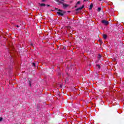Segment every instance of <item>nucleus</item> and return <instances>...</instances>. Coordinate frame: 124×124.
Returning <instances> with one entry per match:
<instances>
[{
	"instance_id": "nucleus-1",
	"label": "nucleus",
	"mask_w": 124,
	"mask_h": 124,
	"mask_svg": "<svg viewBox=\"0 0 124 124\" xmlns=\"http://www.w3.org/2000/svg\"><path fill=\"white\" fill-rule=\"evenodd\" d=\"M65 13H66V12L62 10H58V12H57V14L59 16H63Z\"/></svg>"
},
{
	"instance_id": "nucleus-2",
	"label": "nucleus",
	"mask_w": 124,
	"mask_h": 124,
	"mask_svg": "<svg viewBox=\"0 0 124 124\" xmlns=\"http://www.w3.org/2000/svg\"><path fill=\"white\" fill-rule=\"evenodd\" d=\"M9 74H12V67H10L6 69Z\"/></svg>"
},
{
	"instance_id": "nucleus-3",
	"label": "nucleus",
	"mask_w": 124,
	"mask_h": 124,
	"mask_svg": "<svg viewBox=\"0 0 124 124\" xmlns=\"http://www.w3.org/2000/svg\"><path fill=\"white\" fill-rule=\"evenodd\" d=\"M101 23L106 26H107L109 24V22L105 20H102Z\"/></svg>"
},
{
	"instance_id": "nucleus-4",
	"label": "nucleus",
	"mask_w": 124,
	"mask_h": 124,
	"mask_svg": "<svg viewBox=\"0 0 124 124\" xmlns=\"http://www.w3.org/2000/svg\"><path fill=\"white\" fill-rule=\"evenodd\" d=\"M62 5H63V9H66V8H67V7H68V6H69V4H65L64 3H63Z\"/></svg>"
},
{
	"instance_id": "nucleus-5",
	"label": "nucleus",
	"mask_w": 124,
	"mask_h": 124,
	"mask_svg": "<svg viewBox=\"0 0 124 124\" xmlns=\"http://www.w3.org/2000/svg\"><path fill=\"white\" fill-rule=\"evenodd\" d=\"M84 7H85V5H83L81 7L77 8V9H76L75 10V11H77V12L78 11H79V10H82V9H83V8H84Z\"/></svg>"
},
{
	"instance_id": "nucleus-6",
	"label": "nucleus",
	"mask_w": 124,
	"mask_h": 124,
	"mask_svg": "<svg viewBox=\"0 0 124 124\" xmlns=\"http://www.w3.org/2000/svg\"><path fill=\"white\" fill-rule=\"evenodd\" d=\"M32 82V79L31 78H28V84L30 87H31V83Z\"/></svg>"
},
{
	"instance_id": "nucleus-7",
	"label": "nucleus",
	"mask_w": 124,
	"mask_h": 124,
	"mask_svg": "<svg viewBox=\"0 0 124 124\" xmlns=\"http://www.w3.org/2000/svg\"><path fill=\"white\" fill-rule=\"evenodd\" d=\"M56 1L57 2H58V5L63 4V2L60 1V0H56Z\"/></svg>"
},
{
	"instance_id": "nucleus-8",
	"label": "nucleus",
	"mask_w": 124,
	"mask_h": 124,
	"mask_svg": "<svg viewBox=\"0 0 124 124\" xmlns=\"http://www.w3.org/2000/svg\"><path fill=\"white\" fill-rule=\"evenodd\" d=\"M93 3H91L90 6V8L89 9L90 10H92L93 9Z\"/></svg>"
},
{
	"instance_id": "nucleus-9",
	"label": "nucleus",
	"mask_w": 124,
	"mask_h": 124,
	"mask_svg": "<svg viewBox=\"0 0 124 124\" xmlns=\"http://www.w3.org/2000/svg\"><path fill=\"white\" fill-rule=\"evenodd\" d=\"M39 5H40V6H41V7H42V6H46V4H45V3H39Z\"/></svg>"
},
{
	"instance_id": "nucleus-10",
	"label": "nucleus",
	"mask_w": 124,
	"mask_h": 124,
	"mask_svg": "<svg viewBox=\"0 0 124 124\" xmlns=\"http://www.w3.org/2000/svg\"><path fill=\"white\" fill-rule=\"evenodd\" d=\"M103 38L104 39H107V35H106V34H103Z\"/></svg>"
},
{
	"instance_id": "nucleus-11",
	"label": "nucleus",
	"mask_w": 124,
	"mask_h": 124,
	"mask_svg": "<svg viewBox=\"0 0 124 124\" xmlns=\"http://www.w3.org/2000/svg\"><path fill=\"white\" fill-rule=\"evenodd\" d=\"M96 67H98L99 69H100V65L99 64H96Z\"/></svg>"
},
{
	"instance_id": "nucleus-12",
	"label": "nucleus",
	"mask_w": 124,
	"mask_h": 124,
	"mask_svg": "<svg viewBox=\"0 0 124 124\" xmlns=\"http://www.w3.org/2000/svg\"><path fill=\"white\" fill-rule=\"evenodd\" d=\"M101 11V8L98 7V8L97 11H98V12H100Z\"/></svg>"
},
{
	"instance_id": "nucleus-13",
	"label": "nucleus",
	"mask_w": 124,
	"mask_h": 124,
	"mask_svg": "<svg viewBox=\"0 0 124 124\" xmlns=\"http://www.w3.org/2000/svg\"><path fill=\"white\" fill-rule=\"evenodd\" d=\"M80 3H81V1H78L76 3V5H78V4H80Z\"/></svg>"
},
{
	"instance_id": "nucleus-14",
	"label": "nucleus",
	"mask_w": 124,
	"mask_h": 124,
	"mask_svg": "<svg viewBox=\"0 0 124 124\" xmlns=\"http://www.w3.org/2000/svg\"><path fill=\"white\" fill-rule=\"evenodd\" d=\"M101 55H100V54H98V59H101Z\"/></svg>"
},
{
	"instance_id": "nucleus-15",
	"label": "nucleus",
	"mask_w": 124,
	"mask_h": 124,
	"mask_svg": "<svg viewBox=\"0 0 124 124\" xmlns=\"http://www.w3.org/2000/svg\"><path fill=\"white\" fill-rule=\"evenodd\" d=\"M32 66H34L35 67L36 66V65L35 64V63H34V62H33L32 63Z\"/></svg>"
},
{
	"instance_id": "nucleus-16",
	"label": "nucleus",
	"mask_w": 124,
	"mask_h": 124,
	"mask_svg": "<svg viewBox=\"0 0 124 124\" xmlns=\"http://www.w3.org/2000/svg\"><path fill=\"white\" fill-rule=\"evenodd\" d=\"M54 8H55V10H57L58 11H59V10H61V9H58L57 8H56V7H55Z\"/></svg>"
},
{
	"instance_id": "nucleus-17",
	"label": "nucleus",
	"mask_w": 124,
	"mask_h": 124,
	"mask_svg": "<svg viewBox=\"0 0 124 124\" xmlns=\"http://www.w3.org/2000/svg\"><path fill=\"white\" fill-rule=\"evenodd\" d=\"M47 0H42L43 2H46Z\"/></svg>"
},
{
	"instance_id": "nucleus-18",
	"label": "nucleus",
	"mask_w": 124,
	"mask_h": 124,
	"mask_svg": "<svg viewBox=\"0 0 124 124\" xmlns=\"http://www.w3.org/2000/svg\"><path fill=\"white\" fill-rule=\"evenodd\" d=\"M72 65H71L70 66V67H69V69H72Z\"/></svg>"
},
{
	"instance_id": "nucleus-19",
	"label": "nucleus",
	"mask_w": 124,
	"mask_h": 124,
	"mask_svg": "<svg viewBox=\"0 0 124 124\" xmlns=\"http://www.w3.org/2000/svg\"><path fill=\"white\" fill-rule=\"evenodd\" d=\"M3 120V118L2 117H0V122H1Z\"/></svg>"
},
{
	"instance_id": "nucleus-20",
	"label": "nucleus",
	"mask_w": 124,
	"mask_h": 124,
	"mask_svg": "<svg viewBox=\"0 0 124 124\" xmlns=\"http://www.w3.org/2000/svg\"><path fill=\"white\" fill-rule=\"evenodd\" d=\"M73 20V19H69V22H71V21H72Z\"/></svg>"
},
{
	"instance_id": "nucleus-21",
	"label": "nucleus",
	"mask_w": 124,
	"mask_h": 124,
	"mask_svg": "<svg viewBox=\"0 0 124 124\" xmlns=\"http://www.w3.org/2000/svg\"><path fill=\"white\" fill-rule=\"evenodd\" d=\"M60 88H61V89L62 88V84L60 85Z\"/></svg>"
},
{
	"instance_id": "nucleus-22",
	"label": "nucleus",
	"mask_w": 124,
	"mask_h": 124,
	"mask_svg": "<svg viewBox=\"0 0 124 124\" xmlns=\"http://www.w3.org/2000/svg\"><path fill=\"white\" fill-rule=\"evenodd\" d=\"M30 45H31V46H33V44L32 43H31V44H30Z\"/></svg>"
},
{
	"instance_id": "nucleus-23",
	"label": "nucleus",
	"mask_w": 124,
	"mask_h": 124,
	"mask_svg": "<svg viewBox=\"0 0 124 124\" xmlns=\"http://www.w3.org/2000/svg\"><path fill=\"white\" fill-rule=\"evenodd\" d=\"M46 6H47V7H50V5L47 4V5H46Z\"/></svg>"
},
{
	"instance_id": "nucleus-24",
	"label": "nucleus",
	"mask_w": 124,
	"mask_h": 124,
	"mask_svg": "<svg viewBox=\"0 0 124 124\" xmlns=\"http://www.w3.org/2000/svg\"><path fill=\"white\" fill-rule=\"evenodd\" d=\"M16 27L17 28H19V25H16Z\"/></svg>"
},
{
	"instance_id": "nucleus-25",
	"label": "nucleus",
	"mask_w": 124,
	"mask_h": 124,
	"mask_svg": "<svg viewBox=\"0 0 124 124\" xmlns=\"http://www.w3.org/2000/svg\"><path fill=\"white\" fill-rule=\"evenodd\" d=\"M77 5H76V6H75V8H77Z\"/></svg>"
},
{
	"instance_id": "nucleus-26",
	"label": "nucleus",
	"mask_w": 124,
	"mask_h": 124,
	"mask_svg": "<svg viewBox=\"0 0 124 124\" xmlns=\"http://www.w3.org/2000/svg\"><path fill=\"white\" fill-rule=\"evenodd\" d=\"M61 0V1H63V2L64 1V0Z\"/></svg>"
},
{
	"instance_id": "nucleus-27",
	"label": "nucleus",
	"mask_w": 124,
	"mask_h": 124,
	"mask_svg": "<svg viewBox=\"0 0 124 124\" xmlns=\"http://www.w3.org/2000/svg\"><path fill=\"white\" fill-rule=\"evenodd\" d=\"M87 0H84L83 1L85 2V1H86Z\"/></svg>"
},
{
	"instance_id": "nucleus-28",
	"label": "nucleus",
	"mask_w": 124,
	"mask_h": 124,
	"mask_svg": "<svg viewBox=\"0 0 124 124\" xmlns=\"http://www.w3.org/2000/svg\"><path fill=\"white\" fill-rule=\"evenodd\" d=\"M67 19H68V20H69L70 18H69L68 17H67Z\"/></svg>"
},
{
	"instance_id": "nucleus-29",
	"label": "nucleus",
	"mask_w": 124,
	"mask_h": 124,
	"mask_svg": "<svg viewBox=\"0 0 124 124\" xmlns=\"http://www.w3.org/2000/svg\"><path fill=\"white\" fill-rule=\"evenodd\" d=\"M59 76L61 75V73H59Z\"/></svg>"
},
{
	"instance_id": "nucleus-30",
	"label": "nucleus",
	"mask_w": 124,
	"mask_h": 124,
	"mask_svg": "<svg viewBox=\"0 0 124 124\" xmlns=\"http://www.w3.org/2000/svg\"><path fill=\"white\" fill-rule=\"evenodd\" d=\"M100 1H101V0H99Z\"/></svg>"
},
{
	"instance_id": "nucleus-31",
	"label": "nucleus",
	"mask_w": 124,
	"mask_h": 124,
	"mask_svg": "<svg viewBox=\"0 0 124 124\" xmlns=\"http://www.w3.org/2000/svg\"><path fill=\"white\" fill-rule=\"evenodd\" d=\"M77 13H79V12H77Z\"/></svg>"
},
{
	"instance_id": "nucleus-32",
	"label": "nucleus",
	"mask_w": 124,
	"mask_h": 124,
	"mask_svg": "<svg viewBox=\"0 0 124 124\" xmlns=\"http://www.w3.org/2000/svg\"><path fill=\"white\" fill-rule=\"evenodd\" d=\"M11 62H13V61H11Z\"/></svg>"
},
{
	"instance_id": "nucleus-33",
	"label": "nucleus",
	"mask_w": 124,
	"mask_h": 124,
	"mask_svg": "<svg viewBox=\"0 0 124 124\" xmlns=\"http://www.w3.org/2000/svg\"><path fill=\"white\" fill-rule=\"evenodd\" d=\"M59 94H60V93H58V95H59Z\"/></svg>"
},
{
	"instance_id": "nucleus-34",
	"label": "nucleus",
	"mask_w": 124,
	"mask_h": 124,
	"mask_svg": "<svg viewBox=\"0 0 124 124\" xmlns=\"http://www.w3.org/2000/svg\"><path fill=\"white\" fill-rule=\"evenodd\" d=\"M99 41H101L100 40H99Z\"/></svg>"
},
{
	"instance_id": "nucleus-35",
	"label": "nucleus",
	"mask_w": 124,
	"mask_h": 124,
	"mask_svg": "<svg viewBox=\"0 0 124 124\" xmlns=\"http://www.w3.org/2000/svg\"><path fill=\"white\" fill-rule=\"evenodd\" d=\"M56 0V1H57V0Z\"/></svg>"
}]
</instances>
